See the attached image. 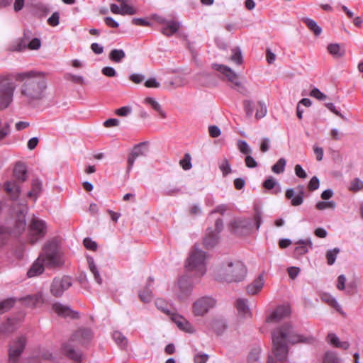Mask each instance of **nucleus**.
<instances>
[{
    "label": "nucleus",
    "mask_w": 363,
    "mask_h": 363,
    "mask_svg": "<svg viewBox=\"0 0 363 363\" xmlns=\"http://www.w3.org/2000/svg\"><path fill=\"white\" fill-rule=\"evenodd\" d=\"M93 337V333L90 329L81 328L75 331L70 339L63 344L62 347V352L69 359L80 362L82 354L76 347L78 345H83L89 342Z\"/></svg>",
    "instance_id": "obj_4"
},
{
    "label": "nucleus",
    "mask_w": 363,
    "mask_h": 363,
    "mask_svg": "<svg viewBox=\"0 0 363 363\" xmlns=\"http://www.w3.org/2000/svg\"><path fill=\"white\" fill-rule=\"evenodd\" d=\"M260 349L253 348L247 357L248 363H259Z\"/></svg>",
    "instance_id": "obj_41"
},
{
    "label": "nucleus",
    "mask_w": 363,
    "mask_h": 363,
    "mask_svg": "<svg viewBox=\"0 0 363 363\" xmlns=\"http://www.w3.org/2000/svg\"><path fill=\"white\" fill-rule=\"evenodd\" d=\"M232 53L233 54L230 57V60L237 65H241L242 63V56L240 49L238 48H235L232 50Z\"/></svg>",
    "instance_id": "obj_47"
},
{
    "label": "nucleus",
    "mask_w": 363,
    "mask_h": 363,
    "mask_svg": "<svg viewBox=\"0 0 363 363\" xmlns=\"http://www.w3.org/2000/svg\"><path fill=\"white\" fill-rule=\"evenodd\" d=\"M188 271L195 272L198 276H203L206 272V255L196 246L191 251L186 262Z\"/></svg>",
    "instance_id": "obj_6"
},
{
    "label": "nucleus",
    "mask_w": 363,
    "mask_h": 363,
    "mask_svg": "<svg viewBox=\"0 0 363 363\" xmlns=\"http://www.w3.org/2000/svg\"><path fill=\"white\" fill-rule=\"evenodd\" d=\"M286 164V161L284 158H280L276 164H274L272 167V170L275 174H281L284 172L285 169V166Z\"/></svg>",
    "instance_id": "obj_42"
},
{
    "label": "nucleus",
    "mask_w": 363,
    "mask_h": 363,
    "mask_svg": "<svg viewBox=\"0 0 363 363\" xmlns=\"http://www.w3.org/2000/svg\"><path fill=\"white\" fill-rule=\"evenodd\" d=\"M18 328L17 322L15 319L8 318L6 321L0 327V334L9 335L13 333Z\"/></svg>",
    "instance_id": "obj_25"
},
{
    "label": "nucleus",
    "mask_w": 363,
    "mask_h": 363,
    "mask_svg": "<svg viewBox=\"0 0 363 363\" xmlns=\"http://www.w3.org/2000/svg\"><path fill=\"white\" fill-rule=\"evenodd\" d=\"M315 207L318 210L323 211L327 208L330 209H335L336 207V203L333 201H318Z\"/></svg>",
    "instance_id": "obj_46"
},
{
    "label": "nucleus",
    "mask_w": 363,
    "mask_h": 363,
    "mask_svg": "<svg viewBox=\"0 0 363 363\" xmlns=\"http://www.w3.org/2000/svg\"><path fill=\"white\" fill-rule=\"evenodd\" d=\"M16 301V300L14 298H9L0 301V315L11 310Z\"/></svg>",
    "instance_id": "obj_35"
},
{
    "label": "nucleus",
    "mask_w": 363,
    "mask_h": 363,
    "mask_svg": "<svg viewBox=\"0 0 363 363\" xmlns=\"http://www.w3.org/2000/svg\"><path fill=\"white\" fill-rule=\"evenodd\" d=\"M31 38V32L25 30L23 36L18 39L16 42L11 45L9 50L11 52H23L28 48V43Z\"/></svg>",
    "instance_id": "obj_20"
},
{
    "label": "nucleus",
    "mask_w": 363,
    "mask_h": 363,
    "mask_svg": "<svg viewBox=\"0 0 363 363\" xmlns=\"http://www.w3.org/2000/svg\"><path fill=\"white\" fill-rule=\"evenodd\" d=\"M193 289V284L189 277H182L177 284L176 294L181 301H186L191 296Z\"/></svg>",
    "instance_id": "obj_13"
},
{
    "label": "nucleus",
    "mask_w": 363,
    "mask_h": 363,
    "mask_svg": "<svg viewBox=\"0 0 363 363\" xmlns=\"http://www.w3.org/2000/svg\"><path fill=\"white\" fill-rule=\"evenodd\" d=\"M30 241L33 244L43 238L46 234V224L45 221L33 217L29 225Z\"/></svg>",
    "instance_id": "obj_9"
},
{
    "label": "nucleus",
    "mask_w": 363,
    "mask_h": 363,
    "mask_svg": "<svg viewBox=\"0 0 363 363\" xmlns=\"http://www.w3.org/2000/svg\"><path fill=\"white\" fill-rule=\"evenodd\" d=\"M243 108L244 111L246 113V116L248 118H250L252 116L254 112V103L252 100H244L243 101Z\"/></svg>",
    "instance_id": "obj_49"
},
{
    "label": "nucleus",
    "mask_w": 363,
    "mask_h": 363,
    "mask_svg": "<svg viewBox=\"0 0 363 363\" xmlns=\"http://www.w3.org/2000/svg\"><path fill=\"white\" fill-rule=\"evenodd\" d=\"M148 152V143L143 142L140 143L138 145H135L128 158V171H130L133 167L135 160L138 157H145L147 155Z\"/></svg>",
    "instance_id": "obj_15"
},
{
    "label": "nucleus",
    "mask_w": 363,
    "mask_h": 363,
    "mask_svg": "<svg viewBox=\"0 0 363 363\" xmlns=\"http://www.w3.org/2000/svg\"><path fill=\"white\" fill-rule=\"evenodd\" d=\"M155 306L164 313L169 315L171 316L172 320L177 325L179 329L188 333H192L194 331L191 325L186 318L180 315L170 313V311L167 308V303L164 300L157 299L155 301Z\"/></svg>",
    "instance_id": "obj_8"
},
{
    "label": "nucleus",
    "mask_w": 363,
    "mask_h": 363,
    "mask_svg": "<svg viewBox=\"0 0 363 363\" xmlns=\"http://www.w3.org/2000/svg\"><path fill=\"white\" fill-rule=\"evenodd\" d=\"M247 274V269L240 261L225 262L217 269V279L226 282H239L242 281Z\"/></svg>",
    "instance_id": "obj_5"
},
{
    "label": "nucleus",
    "mask_w": 363,
    "mask_h": 363,
    "mask_svg": "<svg viewBox=\"0 0 363 363\" xmlns=\"http://www.w3.org/2000/svg\"><path fill=\"white\" fill-rule=\"evenodd\" d=\"M363 189V182L359 178H354L349 186V190L352 192H357Z\"/></svg>",
    "instance_id": "obj_45"
},
{
    "label": "nucleus",
    "mask_w": 363,
    "mask_h": 363,
    "mask_svg": "<svg viewBox=\"0 0 363 363\" xmlns=\"http://www.w3.org/2000/svg\"><path fill=\"white\" fill-rule=\"evenodd\" d=\"M327 50L330 54L335 57H341L345 55V50L342 49L339 44H329Z\"/></svg>",
    "instance_id": "obj_37"
},
{
    "label": "nucleus",
    "mask_w": 363,
    "mask_h": 363,
    "mask_svg": "<svg viewBox=\"0 0 363 363\" xmlns=\"http://www.w3.org/2000/svg\"><path fill=\"white\" fill-rule=\"evenodd\" d=\"M297 246L294 249L296 255H303L308 252V249L312 247V242L310 239L299 240L296 243Z\"/></svg>",
    "instance_id": "obj_26"
},
{
    "label": "nucleus",
    "mask_w": 363,
    "mask_h": 363,
    "mask_svg": "<svg viewBox=\"0 0 363 363\" xmlns=\"http://www.w3.org/2000/svg\"><path fill=\"white\" fill-rule=\"evenodd\" d=\"M321 299L324 302L328 303L330 306H331L332 307L335 308L338 312H341V307H340V306L339 305V303H337L336 299L333 296H332L331 295H330V294H324L321 297Z\"/></svg>",
    "instance_id": "obj_38"
},
{
    "label": "nucleus",
    "mask_w": 363,
    "mask_h": 363,
    "mask_svg": "<svg viewBox=\"0 0 363 363\" xmlns=\"http://www.w3.org/2000/svg\"><path fill=\"white\" fill-rule=\"evenodd\" d=\"M15 79L20 84L18 97L22 105L35 108L46 99L48 82L45 72H21L16 74Z\"/></svg>",
    "instance_id": "obj_1"
},
{
    "label": "nucleus",
    "mask_w": 363,
    "mask_h": 363,
    "mask_svg": "<svg viewBox=\"0 0 363 363\" xmlns=\"http://www.w3.org/2000/svg\"><path fill=\"white\" fill-rule=\"evenodd\" d=\"M180 164L184 170L191 168V156L189 154H185L184 158L180 160Z\"/></svg>",
    "instance_id": "obj_54"
},
{
    "label": "nucleus",
    "mask_w": 363,
    "mask_h": 363,
    "mask_svg": "<svg viewBox=\"0 0 363 363\" xmlns=\"http://www.w3.org/2000/svg\"><path fill=\"white\" fill-rule=\"evenodd\" d=\"M285 196L286 199L291 200V203L294 206H298L303 203L304 199L303 186H298L296 189H288L286 191Z\"/></svg>",
    "instance_id": "obj_16"
},
{
    "label": "nucleus",
    "mask_w": 363,
    "mask_h": 363,
    "mask_svg": "<svg viewBox=\"0 0 363 363\" xmlns=\"http://www.w3.org/2000/svg\"><path fill=\"white\" fill-rule=\"evenodd\" d=\"M323 363H341L336 354L327 352L323 357Z\"/></svg>",
    "instance_id": "obj_50"
},
{
    "label": "nucleus",
    "mask_w": 363,
    "mask_h": 363,
    "mask_svg": "<svg viewBox=\"0 0 363 363\" xmlns=\"http://www.w3.org/2000/svg\"><path fill=\"white\" fill-rule=\"evenodd\" d=\"M5 190L11 196L13 199L18 196L21 189L15 182H6L4 184Z\"/></svg>",
    "instance_id": "obj_33"
},
{
    "label": "nucleus",
    "mask_w": 363,
    "mask_h": 363,
    "mask_svg": "<svg viewBox=\"0 0 363 363\" xmlns=\"http://www.w3.org/2000/svg\"><path fill=\"white\" fill-rule=\"evenodd\" d=\"M13 175L18 182H25L28 177L26 167L22 163H17L13 169Z\"/></svg>",
    "instance_id": "obj_27"
},
{
    "label": "nucleus",
    "mask_w": 363,
    "mask_h": 363,
    "mask_svg": "<svg viewBox=\"0 0 363 363\" xmlns=\"http://www.w3.org/2000/svg\"><path fill=\"white\" fill-rule=\"evenodd\" d=\"M15 84L7 75H0V110L6 108L13 101Z\"/></svg>",
    "instance_id": "obj_7"
},
{
    "label": "nucleus",
    "mask_w": 363,
    "mask_h": 363,
    "mask_svg": "<svg viewBox=\"0 0 363 363\" xmlns=\"http://www.w3.org/2000/svg\"><path fill=\"white\" fill-rule=\"evenodd\" d=\"M129 79L135 84H140L145 79V76L141 74L133 73L130 74Z\"/></svg>",
    "instance_id": "obj_63"
},
{
    "label": "nucleus",
    "mask_w": 363,
    "mask_h": 363,
    "mask_svg": "<svg viewBox=\"0 0 363 363\" xmlns=\"http://www.w3.org/2000/svg\"><path fill=\"white\" fill-rule=\"evenodd\" d=\"M301 21L304 23L308 28L313 33L315 36H319L322 33V28L317 24V23L308 17L301 18Z\"/></svg>",
    "instance_id": "obj_28"
},
{
    "label": "nucleus",
    "mask_w": 363,
    "mask_h": 363,
    "mask_svg": "<svg viewBox=\"0 0 363 363\" xmlns=\"http://www.w3.org/2000/svg\"><path fill=\"white\" fill-rule=\"evenodd\" d=\"M228 228L233 233L246 235L250 233L252 225L250 219L237 218L229 223Z\"/></svg>",
    "instance_id": "obj_14"
},
{
    "label": "nucleus",
    "mask_w": 363,
    "mask_h": 363,
    "mask_svg": "<svg viewBox=\"0 0 363 363\" xmlns=\"http://www.w3.org/2000/svg\"><path fill=\"white\" fill-rule=\"evenodd\" d=\"M290 308L287 306H278L267 318V323H277L290 314Z\"/></svg>",
    "instance_id": "obj_21"
},
{
    "label": "nucleus",
    "mask_w": 363,
    "mask_h": 363,
    "mask_svg": "<svg viewBox=\"0 0 363 363\" xmlns=\"http://www.w3.org/2000/svg\"><path fill=\"white\" fill-rule=\"evenodd\" d=\"M41 357L44 361H48L49 363H62V358H57L49 352H43Z\"/></svg>",
    "instance_id": "obj_51"
},
{
    "label": "nucleus",
    "mask_w": 363,
    "mask_h": 363,
    "mask_svg": "<svg viewBox=\"0 0 363 363\" xmlns=\"http://www.w3.org/2000/svg\"><path fill=\"white\" fill-rule=\"evenodd\" d=\"M319 185H320V181L318 179V178L315 176L313 177L309 183H308V188L310 191H314V190H316L317 189H318L319 187Z\"/></svg>",
    "instance_id": "obj_60"
},
{
    "label": "nucleus",
    "mask_w": 363,
    "mask_h": 363,
    "mask_svg": "<svg viewBox=\"0 0 363 363\" xmlns=\"http://www.w3.org/2000/svg\"><path fill=\"white\" fill-rule=\"evenodd\" d=\"M208 232L203 240V244L207 247H213L218 240V235L216 234L215 232L208 229Z\"/></svg>",
    "instance_id": "obj_30"
},
{
    "label": "nucleus",
    "mask_w": 363,
    "mask_h": 363,
    "mask_svg": "<svg viewBox=\"0 0 363 363\" xmlns=\"http://www.w3.org/2000/svg\"><path fill=\"white\" fill-rule=\"evenodd\" d=\"M310 96L322 101L327 98V96L321 92L318 88H313L311 91Z\"/></svg>",
    "instance_id": "obj_57"
},
{
    "label": "nucleus",
    "mask_w": 363,
    "mask_h": 363,
    "mask_svg": "<svg viewBox=\"0 0 363 363\" xmlns=\"http://www.w3.org/2000/svg\"><path fill=\"white\" fill-rule=\"evenodd\" d=\"M48 23L51 26H57L60 23V14L58 12H54L48 19Z\"/></svg>",
    "instance_id": "obj_58"
},
{
    "label": "nucleus",
    "mask_w": 363,
    "mask_h": 363,
    "mask_svg": "<svg viewBox=\"0 0 363 363\" xmlns=\"http://www.w3.org/2000/svg\"><path fill=\"white\" fill-rule=\"evenodd\" d=\"M84 245L87 250H96L97 248V244L89 238H84Z\"/></svg>",
    "instance_id": "obj_59"
},
{
    "label": "nucleus",
    "mask_w": 363,
    "mask_h": 363,
    "mask_svg": "<svg viewBox=\"0 0 363 363\" xmlns=\"http://www.w3.org/2000/svg\"><path fill=\"white\" fill-rule=\"evenodd\" d=\"M315 341L312 336L305 337L295 333L289 324H285L277 328L272 333L273 352L277 360L284 361L288 354L286 342L296 344L298 342L311 344Z\"/></svg>",
    "instance_id": "obj_2"
},
{
    "label": "nucleus",
    "mask_w": 363,
    "mask_h": 363,
    "mask_svg": "<svg viewBox=\"0 0 363 363\" xmlns=\"http://www.w3.org/2000/svg\"><path fill=\"white\" fill-rule=\"evenodd\" d=\"M26 343L24 336L17 337L11 343L9 350V363H18V358L25 348Z\"/></svg>",
    "instance_id": "obj_11"
},
{
    "label": "nucleus",
    "mask_w": 363,
    "mask_h": 363,
    "mask_svg": "<svg viewBox=\"0 0 363 363\" xmlns=\"http://www.w3.org/2000/svg\"><path fill=\"white\" fill-rule=\"evenodd\" d=\"M52 308L53 311L59 316L62 318H69L72 319L79 318V315L78 312L73 311L70 307L63 305L60 303L56 302L52 304Z\"/></svg>",
    "instance_id": "obj_17"
},
{
    "label": "nucleus",
    "mask_w": 363,
    "mask_h": 363,
    "mask_svg": "<svg viewBox=\"0 0 363 363\" xmlns=\"http://www.w3.org/2000/svg\"><path fill=\"white\" fill-rule=\"evenodd\" d=\"M28 208L26 204L21 205L18 209L16 210V220L15 223V230L18 233H21L26 229V216L28 213Z\"/></svg>",
    "instance_id": "obj_18"
},
{
    "label": "nucleus",
    "mask_w": 363,
    "mask_h": 363,
    "mask_svg": "<svg viewBox=\"0 0 363 363\" xmlns=\"http://www.w3.org/2000/svg\"><path fill=\"white\" fill-rule=\"evenodd\" d=\"M213 68L223 73L234 85H240L238 75L228 67L223 65L213 64Z\"/></svg>",
    "instance_id": "obj_22"
},
{
    "label": "nucleus",
    "mask_w": 363,
    "mask_h": 363,
    "mask_svg": "<svg viewBox=\"0 0 363 363\" xmlns=\"http://www.w3.org/2000/svg\"><path fill=\"white\" fill-rule=\"evenodd\" d=\"M179 27V23L171 21L162 29V33L167 36H171L178 31Z\"/></svg>",
    "instance_id": "obj_29"
},
{
    "label": "nucleus",
    "mask_w": 363,
    "mask_h": 363,
    "mask_svg": "<svg viewBox=\"0 0 363 363\" xmlns=\"http://www.w3.org/2000/svg\"><path fill=\"white\" fill-rule=\"evenodd\" d=\"M108 57L112 62L120 63L125 57V53L122 49H113L110 52Z\"/></svg>",
    "instance_id": "obj_32"
},
{
    "label": "nucleus",
    "mask_w": 363,
    "mask_h": 363,
    "mask_svg": "<svg viewBox=\"0 0 363 363\" xmlns=\"http://www.w3.org/2000/svg\"><path fill=\"white\" fill-rule=\"evenodd\" d=\"M72 284L71 277L64 276L55 278L50 285V291L55 297L62 296L65 291L67 290Z\"/></svg>",
    "instance_id": "obj_10"
},
{
    "label": "nucleus",
    "mask_w": 363,
    "mask_h": 363,
    "mask_svg": "<svg viewBox=\"0 0 363 363\" xmlns=\"http://www.w3.org/2000/svg\"><path fill=\"white\" fill-rule=\"evenodd\" d=\"M238 148L242 154L249 155L252 153V149L248 145L246 141L240 140L238 142Z\"/></svg>",
    "instance_id": "obj_48"
},
{
    "label": "nucleus",
    "mask_w": 363,
    "mask_h": 363,
    "mask_svg": "<svg viewBox=\"0 0 363 363\" xmlns=\"http://www.w3.org/2000/svg\"><path fill=\"white\" fill-rule=\"evenodd\" d=\"M340 252V249L337 247H335L332 250H329L326 252V259H327V263L329 265H332L335 263L337 256L338 253Z\"/></svg>",
    "instance_id": "obj_39"
},
{
    "label": "nucleus",
    "mask_w": 363,
    "mask_h": 363,
    "mask_svg": "<svg viewBox=\"0 0 363 363\" xmlns=\"http://www.w3.org/2000/svg\"><path fill=\"white\" fill-rule=\"evenodd\" d=\"M131 113V108L129 106H123L116 110V114L119 116H127Z\"/></svg>",
    "instance_id": "obj_64"
},
{
    "label": "nucleus",
    "mask_w": 363,
    "mask_h": 363,
    "mask_svg": "<svg viewBox=\"0 0 363 363\" xmlns=\"http://www.w3.org/2000/svg\"><path fill=\"white\" fill-rule=\"evenodd\" d=\"M65 78H66V79L71 81L74 83H77V84H82L84 82V79L81 76L74 75L72 74H67L66 75Z\"/></svg>",
    "instance_id": "obj_61"
},
{
    "label": "nucleus",
    "mask_w": 363,
    "mask_h": 363,
    "mask_svg": "<svg viewBox=\"0 0 363 363\" xmlns=\"http://www.w3.org/2000/svg\"><path fill=\"white\" fill-rule=\"evenodd\" d=\"M264 284L263 275L260 274L251 284L246 286V291L249 295H255L258 294Z\"/></svg>",
    "instance_id": "obj_24"
},
{
    "label": "nucleus",
    "mask_w": 363,
    "mask_h": 363,
    "mask_svg": "<svg viewBox=\"0 0 363 363\" xmlns=\"http://www.w3.org/2000/svg\"><path fill=\"white\" fill-rule=\"evenodd\" d=\"M113 338L120 347H125L127 345V339L121 332L115 331L113 333Z\"/></svg>",
    "instance_id": "obj_43"
},
{
    "label": "nucleus",
    "mask_w": 363,
    "mask_h": 363,
    "mask_svg": "<svg viewBox=\"0 0 363 363\" xmlns=\"http://www.w3.org/2000/svg\"><path fill=\"white\" fill-rule=\"evenodd\" d=\"M101 72L103 74L108 77H113L116 76V72L112 67H104L102 69Z\"/></svg>",
    "instance_id": "obj_62"
},
{
    "label": "nucleus",
    "mask_w": 363,
    "mask_h": 363,
    "mask_svg": "<svg viewBox=\"0 0 363 363\" xmlns=\"http://www.w3.org/2000/svg\"><path fill=\"white\" fill-rule=\"evenodd\" d=\"M121 15H123V16L134 15L137 13V9H135L133 6L127 4L125 3V1L121 3Z\"/></svg>",
    "instance_id": "obj_44"
},
{
    "label": "nucleus",
    "mask_w": 363,
    "mask_h": 363,
    "mask_svg": "<svg viewBox=\"0 0 363 363\" xmlns=\"http://www.w3.org/2000/svg\"><path fill=\"white\" fill-rule=\"evenodd\" d=\"M64 262V259L58 250L57 242L52 240L45 245L43 252L28 271V276L33 277L41 274L44 271V265L50 267H57L63 265Z\"/></svg>",
    "instance_id": "obj_3"
},
{
    "label": "nucleus",
    "mask_w": 363,
    "mask_h": 363,
    "mask_svg": "<svg viewBox=\"0 0 363 363\" xmlns=\"http://www.w3.org/2000/svg\"><path fill=\"white\" fill-rule=\"evenodd\" d=\"M235 307L240 316L242 318L252 317V313L249 307L247 299L238 298L236 301Z\"/></svg>",
    "instance_id": "obj_23"
},
{
    "label": "nucleus",
    "mask_w": 363,
    "mask_h": 363,
    "mask_svg": "<svg viewBox=\"0 0 363 363\" xmlns=\"http://www.w3.org/2000/svg\"><path fill=\"white\" fill-rule=\"evenodd\" d=\"M139 297L142 301L148 303L152 298V291L148 288H145L143 291L140 292Z\"/></svg>",
    "instance_id": "obj_52"
},
{
    "label": "nucleus",
    "mask_w": 363,
    "mask_h": 363,
    "mask_svg": "<svg viewBox=\"0 0 363 363\" xmlns=\"http://www.w3.org/2000/svg\"><path fill=\"white\" fill-rule=\"evenodd\" d=\"M41 46V42L39 38H35L33 39H30L28 43V48L29 50H38Z\"/></svg>",
    "instance_id": "obj_55"
},
{
    "label": "nucleus",
    "mask_w": 363,
    "mask_h": 363,
    "mask_svg": "<svg viewBox=\"0 0 363 363\" xmlns=\"http://www.w3.org/2000/svg\"><path fill=\"white\" fill-rule=\"evenodd\" d=\"M145 102L152 106V108L158 112V113L161 116L162 118H164L167 117L166 113L163 111L160 104L153 98L147 97L145 99Z\"/></svg>",
    "instance_id": "obj_36"
},
{
    "label": "nucleus",
    "mask_w": 363,
    "mask_h": 363,
    "mask_svg": "<svg viewBox=\"0 0 363 363\" xmlns=\"http://www.w3.org/2000/svg\"><path fill=\"white\" fill-rule=\"evenodd\" d=\"M9 237V230L6 228L0 226V247L4 245Z\"/></svg>",
    "instance_id": "obj_56"
},
{
    "label": "nucleus",
    "mask_w": 363,
    "mask_h": 363,
    "mask_svg": "<svg viewBox=\"0 0 363 363\" xmlns=\"http://www.w3.org/2000/svg\"><path fill=\"white\" fill-rule=\"evenodd\" d=\"M216 305V301L209 296H203L197 299L192 306L195 315L203 316Z\"/></svg>",
    "instance_id": "obj_12"
},
{
    "label": "nucleus",
    "mask_w": 363,
    "mask_h": 363,
    "mask_svg": "<svg viewBox=\"0 0 363 363\" xmlns=\"http://www.w3.org/2000/svg\"><path fill=\"white\" fill-rule=\"evenodd\" d=\"M263 186L267 190H272L274 189L273 193L274 194H277L281 192L280 186L277 184L276 179L273 177L267 179L263 183Z\"/></svg>",
    "instance_id": "obj_31"
},
{
    "label": "nucleus",
    "mask_w": 363,
    "mask_h": 363,
    "mask_svg": "<svg viewBox=\"0 0 363 363\" xmlns=\"http://www.w3.org/2000/svg\"><path fill=\"white\" fill-rule=\"evenodd\" d=\"M223 176H226L231 172V167L227 159H224L219 166Z\"/></svg>",
    "instance_id": "obj_53"
},
{
    "label": "nucleus",
    "mask_w": 363,
    "mask_h": 363,
    "mask_svg": "<svg viewBox=\"0 0 363 363\" xmlns=\"http://www.w3.org/2000/svg\"><path fill=\"white\" fill-rule=\"evenodd\" d=\"M20 300L26 306L33 308L40 307L45 303V298L41 291H39L33 295H28L21 298Z\"/></svg>",
    "instance_id": "obj_19"
},
{
    "label": "nucleus",
    "mask_w": 363,
    "mask_h": 363,
    "mask_svg": "<svg viewBox=\"0 0 363 363\" xmlns=\"http://www.w3.org/2000/svg\"><path fill=\"white\" fill-rule=\"evenodd\" d=\"M42 184L38 179H33L32 181L31 190L28 193V197H33L34 200H36L38 196L41 191Z\"/></svg>",
    "instance_id": "obj_34"
},
{
    "label": "nucleus",
    "mask_w": 363,
    "mask_h": 363,
    "mask_svg": "<svg viewBox=\"0 0 363 363\" xmlns=\"http://www.w3.org/2000/svg\"><path fill=\"white\" fill-rule=\"evenodd\" d=\"M267 113V108L265 103L262 101L257 102V108L255 113V117L257 119L262 118L266 116Z\"/></svg>",
    "instance_id": "obj_40"
}]
</instances>
